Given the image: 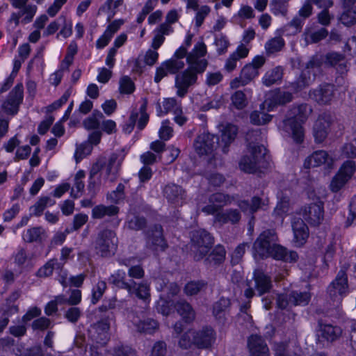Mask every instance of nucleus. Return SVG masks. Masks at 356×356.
<instances>
[{"instance_id": "nucleus-38", "label": "nucleus", "mask_w": 356, "mask_h": 356, "mask_svg": "<svg viewBox=\"0 0 356 356\" xmlns=\"http://www.w3.org/2000/svg\"><path fill=\"white\" fill-rule=\"evenodd\" d=\"M282 77V70L280 67H277L271 70L268 71L264 77L262 81L266 86H270L271 85L276 83L280 81Z\"/></svg>"}, {"instance_id": "nucleus-46", "label": "nucleus", "mask_w": 356, "mask_h": 356, "mask_svg": "<svg viewBox=\"0 0 356 356\" xmlns=\"http://www.w3.org/2000/svg\"><path fill=\"white\" fill-rule=\"evenodd\" d=\"M92 149V146L86 142H84L77 146L74 153V157L76 163L79 162L84 157L90 154Z\"/></svg>"}, {"instance_id": "nucleus-21", "label": "nucleus", "mask_w": 356, "mask_h": 356, "mask_svg": "<svg viewBox=\"0 0 356 356\" xmlns=\"http://www.w3.org/2000/svg\"><path fill=\"white\" fill-rule=\"evenodd\" d=\"M305 219L314 225H317L323 219V208L321 202L311 204L305 207L302 211Z\"/></svg>"}, {"instance_id": "nucleus-30", "label": "nucleus", "mask_w": 356, "mask_h": 356, "mask_svg": "<svg viewBox=\"0 0 356 356\" xmlns=\"http://www.w3.org/2000/svg\"><path fill=\"white\" fill-rule=\"evenodd\" d=\"M55 201L49 197L44 196L39 198L34 205L30 207V214L31 216H40L46 207L52 206Z\"/></svg>"}, {"instance_id": "nucleus-48", "label": "nucleus", "mask_w": 356, "mask_h": 356, "mask_svg": "<svg viewBox=\"0 0 356 356\" xmlns=\"http://www.w3.org/2000/svg\"><path fill=\"white\" fill-rule=\"evenodd\" d=\"M225 257V248L221 245H217L212 252L207 257V260L209 262H213L214 264H220L222 262Z\"/></svg>"}, {"instance_id": "nucleus-15", "label": "nucleus", "mask_w": 356, "mask_h": 356, "mask_svg": "<svg viewBox=\"0 0 356 356\" xmlns=\"http://www.w3.org/2000/svg\"><path fill=\"white\" fill-rule=\"evenodd\" d=\"M332 122L330 114H322L315 121L313 128V135L316 143H322L327 138Z\"/></svg>"}, {"instance_id": "nucleus-56", "label": "nucleus", "mask_w": 356, "mask_h": 356, "mask_svg": "<svg viewBox=\"0 0 356 356\" xmlns=\"http://www.w3.org/2000/svg\"><path fill=\"white\" fill-rule=\"evenodd\" d=\"M172 304L170 301L165 300L163 296H161L160 299L156 302V310L158 312L162 314L164 316H168L172 311Z\"/></svg>"}, {"instance_id": "nucleus-23", "label": "nucleus", "mask_w": 356, "mask_h": 356, "mask_svg": "<svg viewBox=\"0 0 356 356\" xmlns=\"http://www.w3.org/2000/svg\"><path fill=\"white\" fill-rule=\"evenodd\" d=\"M248 345L251 356H270L268 348L260 336L251 335Z\"/></svg>"}, {"instance_id": "nucleus-61", "label": "nucleus", "mask_w": 356, "mask_h": 356, "mask_svg": "<svg viewBox=\"0 0 356 356\" xmlns=\"http://www.w3.org/2000/svg\"><path fill=\"white\" fill-rule=\"evenodd\" d=\"M107 197L111 202L118 203L124 197V186L119 184L116 190L108 194Z\"/></svg>"}, {"instance_id": "nucleus-49", "label": "nucleus", "mask_w": 356, "mask_h": 356, "mask_svg": "<svg viewBox=\"0 0 356 356\" xmlns=\"http://www.w3.org/2000/svg\"><path fill=\"white\" fill-rule=\"evenodd\" d=\"M134 90V83L129 76H124L120 79L119 82V90L120 93L131 94Z\"/></svg>"}, {"instance_id": "nucleus-25", "label": "nucleus", "mask_w": 356, "mask_h": 356, "mask_svg": "<svg viewBox=\"0 0 356 356\" xmlns=\"http://www.w3.org/2000/svg\"><path fill=\"white\" fill-rule=\"evenodd\" d=\"M356 0H343V11L341 13L339 20L345 26H350L356 23V7L353 3Z\"/></svg>"}, {"instance_id": "nucleus-39", "label": "nucleus", "mask_w": 356, "mask_h": 356, "mask_svg": "<svg viewBox=\"0 0 356 356\" xmlns=\"http://www.w3.org/2000/svg\"><path fill=\"white\" fill-rule=\"evenodd\" d=\"M279 201L275 209V213L278 216H282L287 213L290 207V197L289 193L286 192L285 194L280 193L278 195Z\"/></svg>"}, {"instance_id": "nucleus-9", "label": "nucleus", "mask_w": 356, "mask_h": 356, "mask_svg": "<svg viewBox=\"0 0 356 356\" xmlns=\"http://www.w3.org/2000/svg\"><path fill=\"white\" fill-rule=\"evenodd\" d=\"M156 113L159 116H162L168 113L174 115V120L179 125H183L187 120L183 114L181 104L175 98H166L162 102V104H159L156 107Z\"/></svg>"}, {"instance_id": "nucleus-51", "label": "nucleus", "mask_w": 356, "mask_h": 356, "mask_svg": "<svg viewBox=\"0 0 356 356\" xmlns=\"http://www.w3.org/2000/svg\"><path fill=\"white\" fill-rule=\"evenodd\" d=\"M204 286L205 284L203 282H190L186 284L184 292L187 296H194L201 291Z\"/></svg>"}, {"instance_id": "nucleus-45", "label": "nucleus", "mask_w": 356, "mask_h": 356, "mask_svg": "<svg viewBox=\"0 0 356 356\" xmlns=\"http://www.w3.org/2000/svg\"><path fill=\"white\" fill-rule=\"evenodd\" d=\"M232 104L237 109H243L248 105V98L241 90L236 91L231 97Z\"/></svg>"}, {"instance_id": "nucleus-1", "label": "nucleus", "mask_w": 356, "mask_h": 356, "mask_svg": "<svg viewBox=\"0 0 356 356\" xmlns=\"http://www.w3.org/2000/svg\"><path fill=\"white\" fill-rule=\"evenodd\" d=\"M207 54V47L202 40L197 42L190 53L187 55L188 67L177 74L175 77L177 95L183 97L188 92L190 86L195 84L197 74L203 73L207 66L208 61L204 56Z\"/></svg>"}, {"instance_id": "nucleus-62", "label": "nucleus", "mask_w": 356, "mask_h": 356, "mask_svg": "<svg viewBox=\"0 0 356 356\" xmlns=\"http://www.w3.org/2000/svg\"><path fill=\"white\" fill-rule=\"evenodd\" d=\"M342 152L347 157L356 156V138L346 143L343 147Z\"/></svg>"}, {"instance_id": "nucleus-12", "label": "nucleus", "mask_w": 356, "mask_h": 356, "mask_svg": "<svg viewBox=\"0 0 356 356\" xmlns=\"http://www.w3.org/2000/svg\"><path fill=\"white\" fill-rule=\"evenodd\" d=\"M348 292L347 275L343 270H341L328 288L329 295L334 302H339Z\"/></svg>"}, {"instance_id": "nucleus-54", "label": "nucleus", "mask_w": 356, "mask_h": 356, "mask_svg": "<svg viewBox=\"0 0 356 356\" xmlns=\"http://www.w3.org/2000/svg\"><path fill=\"white\" fill-rule=\"evenodd\" d=\"M57 261L55 259H51L42 266L37 272V276L40 277H48L52 274Z\"/></svg>"}, {"instance_id": "nucleus-18", "label": "nucleus", "mask_w": 356, "mask_h": 356, "mask_svg": "<svg viewBox=\"0 0 356 356\" xmlns=\"http://www.w3.org/2000/svg\"><path fill=\"white\" fill-rule=\"evenodd\" d=\"M216 137L209 133L200 134L195 140L194 148L200 155L211 154L215 147Z\"/></svg>"}, {"instance_id": "nucleus-35", "label": "nucleus", "mask_w": 356, "mask_h": 356, "mask_svg": "<svg viewBox=\"0 0 356 356\" xmlns=\"http://www.w3.org/2000/svg\"><path fill=\"white\" fill-rule=\"evenodd\" d=\"M134 324L138 332L147 334L154 332L159 327L158 323L152 318H147L138 323L134 320Z\"/></svg>"}, {"instance_id": "nucleus-32", "label": "nucleus", "mask_w": 356, "mask_h": 356, "mask_svg": "<svg viewBox=\"0 0 356 356\" xmlns=\"http://www.w3.org/2000/svg\"><path fill=\"white\" fill-rule=\"evenodd\" d=\"M176 309L186 322L190 323L195 319V312L189 303L185 301L179 302L176 305Z\"/></svg>"}, {"instance_id": "nucleus-8", "label": "nucleus", "mask_w": 356, "mask_h": 356, "mask_svg": "<svg viewBox=\"0 0 356 356\" xmlns=\"http://www.w3.org/2000/svg\"><path fill=\"white\" fill-rule=\"evenodd\" d=\"M193 251L196 260L202 259L213 244L211 236L205 230H197L192 236Z\"/></svg>"}, {"instance_id": "nucleus-41", "label": "nucleus", "mask_w": 356, "mask_h": 356, "mask_svg": "<svg viewBox=\"0 0 356 356\" xmlns=\"http://www.w3.org/2000/svg\"><path fill=\"white\" fill-rule=\"evenodd\" d=\"M284 44V40L282 37H275L266 42L265 50L268 54H272L281 51Z\"/></svg>"}, {"instance_id": "nucleus-42", "label": "nucleus", "mask_w": 356, "mask_h": 356, "mask_svg": "<svg viewBox=\"0 0 356 356\" xmlns=\"http://www.w3.org/2000/svg\"><path fill=\"white\" fill-rule=\"evenodd\" d=\"M152 245L154 246L156 251L163 250L166 247V243L162 236V229L160 226L155 227V231L152 234L151 239Z\"/></svg>"}, {"instance_id": "nucleus-26", "label": "nucleus", "mask_w": 356, "mask_h": 356, "mask_svg": "<svg viewBox=\"0 0 356 356\" xmlns=\"http://www.w3.org/2000/svg\"><path fill=\"white\" fill-rule=\"evenodd\" d=\"M94 331L93 337L97 341V346H103L108 339L109 323L106 320L98 322L92 327Z\"/></svg>"}, {"instance_id": "nucleus-20", "label": "nucleus", "mask_w": 356, "mask_h": 356, "mask_svg": "<svg viewBox=\"0 0 356 356\" xmlns=\"http://www.w3.org/2000/svg\"><path fill=\"white\" fill-rule=\"evenodd\" d=\"M328 35V31L325 28H320L315 24L307 25L302 35L306 45L317 43L325 39Z\"/></svg>"}, {"instance_id": "nucleus-31", "label": "nucleus", "mask_w": 356, "mask_h": 356, "mask_svg": "<svg viewBox=\"0 0 356 356\" xmlns=\"http://www.w3.org/2000/svg\"><path fill=\"white\" fill-rule=\"evenodd\" d=\"M46 232L41 227H32L23 233L22 237L26 242L42 241L46 238Z\"/></svg>"}, {"instance_id": "nucleus-33", "label": "nucleus", "mask_w": 356, "mask_h": 356, "mask_svg": "<svg viewBox=\"0 0 356 356\" xmlns=\"http://www.w3.org/2000/svg\"><path fill=\"white\" fill-rule=\"evenodd\" d=\"M164 194L167 199L172 202H179L183 199L184 191L182 188L175 184H168L164 188Z\"/></svg>"}, {"instance_id": "nucleus-28", "label": "nucleus", "mask_w": 356, "mask_h": 356, "mask_svg": "<svg viewBox=\"0 0 356 356\" xmlns=\"http://www.w3.org/2000/svg\"><path fill=\"white\" fill-rule=\"evenodd\" d=\"M309 96L319 104H327L333 96V86L331 85L321 86L311 92Z\"/></svg>"}, {"instance_id": "nucleus-43", "label": "nucleus", "mask_w": 356, "mask_h": 356, "mask_svg": "<svg viewBox=\"0 0 356 356\" xmlns=\"http://www.w3.org/2000/svg\"><path fill=\"white\" fill-rule=\"evenodd\" d=\"M83 280L84 275L83 274L67 277V273L63 272V274L61 275V277L59 280V282L63 286H66L68 284H71L72 286L79 287L82 284Z\"/></svg>"}, {"instance_id": "nucleus-53", "label": "nucleus", "mask_w": 356, "mask_h": 356, "mask_svg": "<svg viewBox=\"0 0 356 356\" xmlns=\"http://www.w3.org/2000/svg\"><path fill=\"white\" fill-rule=\"evenodd\" d=\"M126 274L123 271L118 270L115 275L112 276L113 282L117 286L125 288L129 293L133 292L132 286L124 282Z\"/></svg>"}, {"instance_id": "nucleus-10", "label": "nucleus", "mask_w": 356, "mask_h": 356, "mask_svg": "<svg viewBox=\"0 0 356 356\" xmlns=\"http://www.w3.org/2000/svg\"><path fill=\"white\" fill-rule=\"evenodd\" d=\"M118 244V238L115 232L111 230H104L98 236L95 248L102 256L107 257L113 254Z\"/></svg>"}, {"instance_id": "nucleus-60", "label": "nucleus", "mask_w": 356, "mask_h": 356, "mask_svg": "<svg viewBox=\"0 0 356 356\" xmlns=\"http://www.w3.org/2000/svg\"><path fill=\"white\" fill-rule=\"evenodd\" d=\"M223 78L220 72H208L206 74V83L209 86H215L220 83Z\"/></svg>"}, {"instance_id": "nucleus-44", "label": "nucleus", "mask_w": 356, "mask_h": 356, "mask_svg": "<svg viewBox=\"0 0 356 356\" xmlns=\"http://www.w3.org/2000/svg\"><path fill=\"white\" fill-rule=\"evenodd\" d=\"M321 333L322 336L327 340L334 341L341 334V330L339 327L325 325L321 327Z\"/></svg>"}, {"instance_id": "nucleus-34", "label": "nucleus", "mask_w": 356, "mask_h": 356, "mask_svg": "<svg viewBox=\"0 0 356 356\" xmlns=\"http://www.w3.org/2000/svg\"><path fill=\"white\" fill-rule=\"evenodd\" d=\"M196 341L195 330H188L180 336L178 345L182 349H189L193 346H196Z\"/></svg>"}, {"instance_id": "nucleus-29", "label": "nucleus", "mask_w": 356, "mask_h": 356, "mask_svg": "<svg viewBox=\"0 0 356 356\" xmlns=\"http://www.w3.org/2000/svg\"><path fill=\"white\" fill-rule=\"evenodd\" d=\"M254 286L259 295L261 296L271 288L270 278L263 272L257 271L254 273Z\"/></svg>"}, {"instance_id": "nucleus-11", "label": "nucleus", "mask_w": 356, "mask_h": 356, "mask_svg": "<svg viewBox=\"0 0 356 356\" xmlns=\"http://www.w3.org/2000/svg\"><path fill=\"white\" fill-rule=\"evenodd\" d=\"M23 101V86L17 84L10 91L1 105L2 111L7 115H15L17 113L19 106Z\"/></svg>"}, {"instance_id": "nucleus-19", "label": "nucleus", "mask_w": 356, "mask_h": 356, "mask_svg": "<svg viewBox=\"0 0 356 356\" xmlns=\"http://www.w3.org/2000/svg\"><path fill=\"white\" fill-rule=\"evenodd\" d=\"M232 198L223 193H214L209 199V203L207 206L202 207V211L207 214H214L220 208L230 204Z\"/></svg>"}, {"instance_id": "nucleus-3", "label": "nucleus", "mask_w": 356, "mask_h": 356, "mask_svg": "<svg viewBox=\"0 0 356 356\" xmlns=\"http://www.w3.org/2000/svg\"><path fill=\"white\" fill-rule=\"evenodd\" d=\"M312 113V108L307 104L293 106L288 112L284 120L286 131L290 132L296 143H301L304 138V129L302 124Z\"/></svg>"}, {"instance_id": "nucleus-14", "label": "nucleus", "mask_w": 356, "mask_h": 356, "mask_svg": "<svg viewBox=\"0 0 356 356\" xmlns=\"http://www.w3.org/2000/svg\"><path fill=\"white\" fill-rule=\"evenodd\" d=\"M185 63L182 60H179L172 56V58L163 62L159 67L156 68L154 76V81L159 83L168 74H176L182 70Z\"/></svg>"}, {"instance_id": "nucleus-16", "label": "nucleus", "mask_w": 356, "mask_h": 356, "mask_svg": "<svg viewBox=\"0 0 356 356\" xmlns=\"http://www.w3.org/2000/svg\"><path fill=\"white\" fill-rule=\"evenodd\" d=\"M333 163V159L327 152L318 150L314 152L305 159L304 167L309 169L323 165L325 169H330Z\"/></svg>"}, {"instance_id": "nucleus-7", "label": "nucleus", "mask_w": 356, "mask_h": 356, "mask_svg": "<svg viewBox=\"0 0 356 356\" xmlns=\"http://www.w3.org/2000/svg\"><path fill=\"white\" fill-rule=\"evenodd\" d=\"M266 149L264 145H254L250 146V155L245 156L240 161V168L246 172L252 173L257 169V164L263 159Z\"/></svg>"}, {"instance_id": "nucleus-57", "label": "nucleus", "mask_w": 356, "mask_h": 356, "mask_svg": "<svg viewBox=\"0 0 356 356\" xmlns=\"http://www.w3.org/2000/svg\"><path fill=\"white\" fill-rule=\"evenodd\" d=\"M173 130L170 126L169 121H163L159 131V135L161 140H168L172 136Z\"/></svg>"}, {"instance_id": "nucleus-58", "label": "nucleus", "mask_w": 356, "mask_h": 356, "mask_svg": "<svg viewBox=\"0 0 356 356\" xmlns=\"http://www.w3.org/2000/svg\"><path fill=\"white\" fill-rule=\"evenodd\" d=\"M215 44L218 54H222L227 51L229 42L226 36L219 35L216 38Z\"/></svg>"}, {"instance_id": "nucleus-52", "label": "nucleus", "mask_w": 356, "mask_h": 356, "mask_svg": "<svg viewBox=\"0 0 356 356\" xmlns=\"http://www.w3.org/2000/svg\"><path fill=\"white\" fill-rule=\"evenodd\" d=\"M37 6L33 4H29L24 7L20 13L21 16H24L22 22L25 24L30 22L37 12Z\"/></svg>"}, {"instance_id": "nucleus-37", "label": "nucleus", "mask_w": 356, "mask_h": 356, "mask_svg": "<svg viewBox=\"0 0 356 356\" xmlns=\"http://www.w3.org/2000/svg\"><path fill=\"white\" fill-rule=\"evenodd\" d=\"M240 220L239 212L234 210H229L225 213H219L215 216V221L220 224L231 222L232 223L237 222Z\"/></svg>"}, {"instance_id": "nucleus-55", "label": "nucleus", "mask_w": 356, "mask_h": 356, "mask_svg": "<svg viewBox=\"0 0 356 356\" xmlns=\"http://www.w3.org/2000/svg\"><path fill=\"white\" fill-rule=\"evenodd\" d=\"M270 10L276 16L285 15L287 11L286 4L280 0H273L270 4Z\"/></svg>"}, {"instance_id": "nucleus-17", "label": "nucleus", "mask_w": 356, "mask_h": 356, "mask_svg": "<svg viewBox=\"0 0 356 356\" xmlns=\"http://www.w3.org/2000/svg\"><path fill=\"white\" fill-rule=\"evenodd\" d=\"M218 129L220 133V140L218 145L222 149V152L227 153L229 145L234 140L237 135L238 128L234 124L225 123L220 124Z\"/></svg>"}, {"instance_id": "nucleus-2", "label": "nucleus", "mask_w": 356, "mask_h": 356, "mask_svg": "<svg viewBox=\"0 0 356 356\" xmlns=\"http://www.w3.org/2000/svg\"><path fill=\"white\" fill-rule=\"evenodd\" d=\"M277 236L273 230H266L260 234L253 245V255L255 259L273 257L277 260L295 261L298 258L296 252H287L284 248L277 244Z\"/></svg>"}, {"instance_id": "nucleus-4", "label": "nucleus", "mask_w": 356, "mask_h": 356, "mask_svg": "<svg viewBox=\"0 0 356 356\" xmlns=\"http://www.w3.org/2000/svg\"><path fill=\"white\" fill-rule=\"evenodd\" d=\"M122 159H118L116 154H113L109 158L108 163H106L104 158H99L92 165L90 172L89 189L95 186L92 179L99 173L101 179L105 181L113 182L116 179L120 165Z\"/></svg>"}, {"instance_id": "nucleus-22", "label": "nucleus", "mask_w": 356, "mask_h": 356, "mask_svg": "<svg viewBox=\"0 0 356 356\" xmlns=\"http://www.w3.org/2000/svg\"><path fill=\"white\" fill-rule=\"evenodd\" d=\"M293 242L296 246L302 245L309 236L308 227L300 218L295 217L292 221Z\"/></svg>"}, {"instance_id": "nucleus-24", "label": "nucleus", "mask_w": 356, "mask_h": 356, "mask_svg": "<svg viewBox=\"0 0 356 356\" xmlns=\"http://www.w3.org/2000/svg\"><path fill=\"white\" fill-rule=\"evenodd\" d=\"M216 333L211 327H206L202 330L195 331L196 347L207 348L216 341Z\"/></svg>"}, {"instance_id": "nucleus-47", "label": "nucleus", "mask_w": 356, "mask_h": 356, "mask_svg": "<svg viewBox=\"0 0 356 356\" xmlns=\"http://www.w3.org/2000/svg\"><path fill=\"white\" fill-rule=\"evenodd\" d=\"M241 75L243 79V83H249L259 75V71L255 70V67H253V65H250L248 63L242 68Z\"/></svg>"}, {"instance_id": "nucleus-27", "label": "nucleus", "mask_w": 356, "mask_h": 356, "mask_svg": "<svg viewBox=\"0 0 356 356\" xmlns=\"http://www.w3.org/2000/svg\"><path fill=\"white\" fill-rule=\"evenodd\" d=\"M268 200L266 197L263 195L262 197H253L252 202L250 204L246 201H241L238 203V207L244 213H253L257 210L262 209L264 206L268 204Z\"/></svg>"}, {"instance_id": "nucleus-50", "label": "nucleus", "mask_w": 356, "mask_h": 356, "mask_svg": "<svg viewBox=\"0 0 356 356\" xmlns=\"http://www.w3.org/2000/svg\"><path fill=\"white\" fill-rule=\"evenodd\" d=\"M211 8L207 5H203L196 10L194 20L197 27H200L203 24L205 18L211 13Z\"/></svg>"}, {"instance_id": "nucleus-5", "label": "nucleus", "mask_w": 356, "mask_h": 356, "mask_svg": "<svg viewBox=\"0 0 356 356\" xmlns=\"http://www.w3.org/2000/svg\"><path fill=\"white\" fill-rule=\"evenodd\" d=\"M291 94L288 92L276 91L271 95V99H266L261 105V111H254L250 115L251 122L256 125H261L269 122L272 116L264 113V110L268 111H273L275 106L277 104H284L291 100Z\"/></svg>"}, {"instance_id": "nucleus-40", "label": "nucleus", "mask_w": 356, "mask_h": 356, "mask_svg": "<svg viewBox=\"0 0 356 356\" xmlns=\"http://www.w3.org/2000/svg\"><path fill=\"white\" fill-rule=\"evenodd\" d=\"M193 38V33L191 32L186 33L183 44L175 51L173 55L175 58L181 60L187 57V55L190 53V51L188 52V49L192 44Z\"/></svg>"}, {"instance_id": "nucleus-6", "label": "nucleus", "mask_w": 356, "mask_h": 356, "mask_svg": "<svg viewBox=\"0 0 356 356\" xmlns=\"http://www.w3.org/2000/svg\"><path fill=\"white\" fill-rule=\"evenodd\" d=\"M355 172L356 165L354 161L344 162L330 181V191L337 193L341 190L351 180Z\"/></svg>"}, {"instance_id": "nucleus-59", "label": "nucleus", "mask_w": 356, "mask_h": 356, "mask_svg": "<svg viewBox=\"0 0 356 356\" xmlns=\"http://www.w3.org/2000/svg\"><path fill=\"white\" fill-rule=\"evenodd\" d=\"M106 288V282L104 281H99L95 287L92 290V302H97L99 298L102 296L105 289Z\"/></svg>"}, {"instance_id": "nucleus-13", "label": "nucleus", "mask_w": 356, "mask_h": 356, "mask_svg": "<svg viewBox=\"0 0 356 356\" xmlns=\"http://www.w3.org/2000/svg\"><path fill=\"white\" fill-rule=\"evenodd\" d=\"M311 296L308 292H295L281 294L277 300V306L281 309L286 308L289 305H305L310 300Z\"/></svg>"}, {"instance_id": "nucleus-64", "label": "nucleus", "mask_w": 356, "mask_h": 356, "mask_svg": "<svg viewBox=\"0 0 356 356\" xmlns=\"http://www.w3.org/2000/svg\"><path fill=\"white\" fill-rule=\"evenodd\" d=\"M347 222L349 225L356 223V196H355L350 201Z\"/></svg>"}, {"instance_id": "nucleus-36", "label": "nucleus", "mask_w": 356, "mask_h": 356, "mask_svg": "<svg viewBox=\"0 0 356 356\" xmlns=\"http://www.w3.org/2000/svg\"><path fill=\"white\" fill-rule=\"evenodd\" d=\"M118 213V208L115 206L98 205L92 209V216L94 218H102L106 216H114Z\"/></svg>"}, {"instance_id": "nucleus-63", "label": "nucleus", "mask_w": 356, "mask_h": 356, "mask_svg": "<svg viewBox=\"0 0 356 356\" xmlns=\"http://www.w3.org/2000/svg\"><path fill=\"white\" fill-rule=\"evenodd\" d=\"M166 354V345L164 342L158 341L152 347L149 356H165Z\"/></svg>"}]
</instances>
